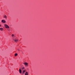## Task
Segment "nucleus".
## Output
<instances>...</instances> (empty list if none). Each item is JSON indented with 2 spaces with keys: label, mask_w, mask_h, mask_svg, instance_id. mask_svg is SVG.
<instances>
[{
  "label": "nucleus",
  "mask_w": 75,
  "mask_h": 75,
  "mask_svg": "<svg viewBox=\"0 0 75 75\" xmlns=\"http://www.w3.org/2000/svg\"><path fill=\"white\" fill-rule=\"evenodd\" d=\"M13 40L14 41V42H17L18 41V39L16 38H13Z\"/></svg>",
  "instance_id": "nucleus-1"
},
{
  "label": "nucleus",
  "mask_w": 75,
  "mask_h": 75,
  "mask_svg": "<svg viewBox=\"0 0 75 75\" xmlns=\"http://www.w3.org/2000/svg\"><path fill=\"white\" fill-rule=\"evenodd\" d=\"M25 67H27L28 66V64L27 62H25L23 63Z\"/></svg>",
  "instance_id": "nucleus-2"
},
{
  "label": "nucleus",
  "mask_w": 75,
  "mask_h": 75,
  "mask_svg": "<svg viewBox=\"0 0 75 75\" xmlns=\"http://www.w3.org/2000/svg\"><path fill=\"white\" fill-rule=\"evenodd\" d=\"M4 26L6 28H9V26H8V25L7 24H5L4 25Z\"/></svg>",
  "instance_id": "nucleus-3"
},
{
  "label": "nucleus",
  "mask_w": 75,
  "mask_h": 75,
  "mask_svg": "<svg viewBox=\"0 0 75 75\" xmlns=\"http://www.w3.org/2000/svg\"><path fill=\"white\" fill-rule=\"evenodd\" d=\"M1 22L3 23H6V21L4 20H1Z\"/></svg>",
  "instance_id": "nucleus-4"
},
{
  "label": "nucleus",
  "mask_w": 75,
  "mask_h": 75,
  "mask_svg": "<svg viewBox=\"0 0 75 75\" xmlns=\"http://www.w3.org/2000/svg\"><path fill=\"white\" fill-rule=\"evenodd\" d=\"M19 71L20 74H21L22 71H21V69H19Z\"/></svg>",
  "instance_id": "nucleus-5"
},
{
  "label": "nucleus",
  "mask_w": 75,
  "mask_h": 75,
  "mask_svg": "<svg viewBox=\"0 0 75 75\" xmlns=\"http://www.w3.org/2000/svg\"><path fill=\"white\" fill-rule=\"evenodd\" d=\"M3 28H0V31H3Z\"/></svg>",
  "instance_id": "nucleus-6"
},
{
  "label": "nucleus",
  "mask_w": 75,
  "mask_h": 75,
  "mask_svg": "<svg viewBox=\"0 0 75 75\" xmlns=\"http://www.w3.org/2000/svg\"><path fill=\"white\" fill-rule=\"evenodd\" d=\"M25 75H28V72H26V73L25 74Z\"/></svg>",
  "instance_id": "nucleus-7"
},
{
  "label": "nucleus",
  "mask_w": 75,
  "mask_h": 75,
  "mask_svg": "<svg viewBox=\"0 0 75 75\" xmlns=\"http://www.w3.org/2000/svg\"><path fill=\"white\" fill-rule=\"evenodd\" d=\"M4 18H5V19H7V16L6 15H5L4 16Z\"/></svg>",
  "instance_id": "nucleus-8"
},
{
  "label": "nucleus",
  "mask_w": 75,
  "mask_h": 75,
  "mask_svg": "<svg viewBox=\"0 0 75 75\" xmlns=\"http://www.w3.org/2000/svg\"><path fill=\"white\" fill-rule=\"evenodd\" d=\"M24 72H25V70H23V74H24Z\"/></svg>",
  "instance_id": "nucleus-9"
},
{
  "label": "nucleus",
  "mask_w": 75,
  "mask_h": 75,
  "mask_svg": "<svg viewBox=\"0 0 75 75\" xmlns=\"http://www.w3.org/2000/svg\"><path fill=\"white\" fill-rule=\"evenodd\" d=\"M17 54L16 53V54H15V57H16V56H17Z\"/></svg>",
  "instance_id": "nucleus-10"
},
{
  "label": "nucleus",
  "mask_w": 75,
  "mask_h": 75,
  "mask_svg": "<svg viewBox=\"0 0 75 75\" xmlns=\"http://www.w3.org/2000/svg\"><path fill=\"white\" fill-rule=\"evenodd\" d=\"M14 35L13 34H12V37H13L14 36Z\"/></svg>",
  "instance_id": "nucleus-11"
},
{
  "label": "nucleus",
  "mask_w": 75,
  "mask_h": 75,
  "mask_svg": "<svg viewBox=\"0 0 75 75\" xmlns=\"http://www.w3.org/2000/svg\"><path fill=\"white\" fill-rule=\"evenodd\" d=\"M24 69V67H23V68H22V69Z\"/></svg>",
  "instance_id": "nucleus-12"
},
{
  "label": "nucleus",
  "mask_w": 75,
  "mask_h": 75,
  "mask_svg": "<svg viewBox=\"0 0 75 75\" xmlns=\"http://www.w3.org/2000/svg\"><path fill=\"white\" fill-rule=\"evenodd\" d=\"M1 25L0 24V27H1Z\"/></svg>",
  "instance_id": "nucleus-13"
},
{
  "label": "nucleus",
  "mask_w": 75,
  "mask_h": 75,
  "mask_svg": "<svg viewBox=\"0 0 75 75\" xmlns=\"http://www.w3.org/2000/svg\"><path fill=\"white\" fill-rule=\"evenodd\" d=\"M18 51H19V49L18 50Z\"/></svg>",
  "instance_id": "nucleus-14"
}]
</instances>
